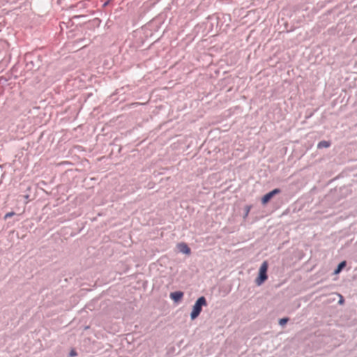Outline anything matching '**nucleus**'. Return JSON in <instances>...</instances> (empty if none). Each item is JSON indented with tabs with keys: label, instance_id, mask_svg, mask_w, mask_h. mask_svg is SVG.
Listing matches in <instances>:
<instances>
[{
	"label": "nucleus",
	"instance_id": "obj_8",
	"mask_svg": "<svg viewBox=\"0 0 357 357\" xmlns=\"http://www.w3.org/2000/svg\"><path fill=\"white\" fill-rule=\"evenodd\" d=\"M15 215V212L13 211H11V212H9V213H7L5 215H4V220H7L8 218H11L13 216H14Z\"/></svg>",
	"mask_w": 357,
	"mask_h": 357
},
{
	"label": "nucleus",
	"instance_id": "obj_3",
	"mask_svg": "<svg viewBox=\"0 0 357 357\" xmlns=\"http://www.w3.org/2000/svg\"><path fill=\"white\" fill-rule=\"evenodd\" d=\"M280 192H281V190L279 188H275V189L273 190L272 191H271L268 193L266 194L261 198V203L263 204H267L273 196L280 193Z\"/></svg>",
	"mask_w": 357,
	"mask_h": 357
},
{
	"label": "nucleus",
	"instance_id": "obj_9",
	"mask_svg": "<svg viewBox=\"0 0 357 357\" xmlns=\"http://www.w3.org/2000/svg\"><path fill=\"white\" fill-rule=\"evenodd\" d=\"M288 321H289L288 318H282V319H280L279 324L281 326H284V324H286L287 323Z\"/></svg>",
	"mask_w": 357,
	"mask_h": 357
},
{
	"label": "nucleus",
	"instance_id": "obj_10",
	"mask_svg": "<svg viewBox=\"0 0 357 357\" xmlns=\"http://www.w3.org/2000/svg\"><path fill=\"white\" fill-rule=\"evenodd\" d=\"M250 208H251L250 206H246V207H245V215H244L245 218L248 215L249 212L250 211Z\"/></svg>",
	"mask_w": 357,
	"mask_h": 357
},
{
	"label": "nucleus",
	"instance_id": "obj_4",
	"mask_svg": "<svg viewBox=\"0 0 357 357\" xmlns=\"http://www.w3.org/2000/svg\"><path fill=\"white\" fill-rule=\"evenodd\" d=\"M169 296L174 301L178 302L182 299L183 296V292L181 291L172 292Z\"/></svg>",
	"mask_w": 357,
	"mask_h": 357
},
{
	"label": "nucleus",
	"instance_id": "obj_6",
	"mask_svg": "<svg viewBox=\"0 0 357 357\" xmlns=\"http://www.w3.org/2000/svg\"><path fill=\"white\" fill-rule=\"evenodd\" d=\"M330 146H331V142L328 141H325V140L319 142V144H317L318 149L328 148Z\"/></svg>",
	"mask_w": 357,
	"mask_h": 357
},
{
	"label": "nucleus",
	"instance_id": "obj_2",
	"mask_svg": "<svg viewBox=\"0 0 357 357\" xmlns=\"http://www.w3.org/2000/svg\"><path fill=\"white\" fill-rule=\"evenodd\" d=\"M268 263L267 261H264L260 266L259 277L256 280V284L258 286L261 285L266 280H267V270H268Z\"/></svg>",
	"mask_w": 357,
	"mask_h": 357
},
{
	"label": "nucleus",
	"instance_id": "obj_5",
	"mask_svg": "<svg viewBox=\"0 0 357 357\" xmlns=\"http://www.w3.org/2000/svg\"><path fill=\"white\" fill-rule=\"evenodd\" d=\"M178 248H179V250L184 254H187V255L190 254V249L186 243H180L178 245Z\"/></svg>",
	"mask_w": 357,
	"mask_h": 357
},
{
	"label": "nucleus",
	"instance_id": "obj_7",
	"mask_svg": "<svg viewBox=\"0 0 357 357\" xmlns=\"http://www.w3.org/2000/svg\"><path fill=\"white\" fill-rule=\"evenodd\" d=\"M346 266V261H342L337 266V268L335 270V274L339 273L341 270Z\"/></svg>",
	"mask_w": 357,
	"mask_h": 357
},
{
	"label": "nucleus",
	"instance_id": "obj_1",
	"mask_svg": "<svg viewBox=\"0 0 357 357\" xmlns=\"http://www.w3.org/2000/svg\"><path fill=\"white\" fill-rule=\"evenodd\" d=\"M207 305L206 300L204 296L199 297L195 305H193L192 310L190 314L191 319H196L202 312V309L203 306H206Z\"/></svg>",
	"mask_w": 357,
	"mask_h": 357
},
{
	"label": "nucleus",
	"instance_id": "obj_11",
	"mask_svg": "<svg viewBox=\"0 0 357 357\" xmlns=\"http://www.w3.org/2000/svg\"><path fill=\"white\" fill-rule=\"evenodd\" d=\"M77 356V352L75 350H72L70 352V356L74 357V356Z\"/></svg>",
	"mask_w": 357,
	"mask_h": 357
},
{
	"label": "nucleus",
	"instance_id": "obj_12",
	"mask_svg": "<svg viewBox=\"0 0 357 357\" xmlns=\"http://www.w3.org/2000/svg\"><path fill=\"white\" fill-rule=\"evenodd\" d=\"M340 300L339 301V303L342 304L344 303L343 297L341 295H340Z\"/></svg>",
	"mask_w": 357,
	"mask_h": 357
}]
</instances>
